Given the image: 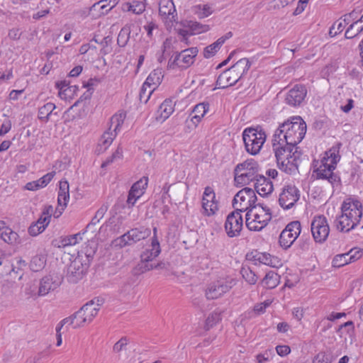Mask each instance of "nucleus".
<instances>
[{"label":"nucleus","instance_id":"f257e3e1","mask_svg":"<svg viewBox=\"0 0 363 363\" xmlns=\"http://www.w3.org/2000/svg\"><path fill=\"white\" fill-rule=\"evenodd\" d=\"M306 123L300 116H294L281 124L273 136L274 144L296 145L303 139Z\"/></svg>","mask_w":363,"mask_h":363},{"label":"nucleus","instance_id":"f03ea898","mask_svg":"<svg viewBox=\"0 0 363 363\" xmlns=\"http://www.w3.org/2000/svg\"><path fill=\"white\" fill-rule=\"evenodd\" d=\"M272 143L279 168L286 174H294L298 170V160L301 155L298 147L286 143L274 144L273 140Z\"/></svg>","mask_w":363,"mask_h":363},{"label":"nucleus","instance_id":"7ed1b4c3","mask_svg":"<svg viewBox=\"0 0 363 363\" xmlns=\"http://www.w3.org/2000/svg\"><path fill=\"white\" fill-rule=\"evenodd\" d=\"M250 66L251 62L247 58L239 60L218 76L216 86L219 89H225L235 85L247 72Z\"/></svg>","mask_w":363,"mask_h":363},{"label":"nucleus","instance_id":"20e7f679","mask_svg":"<svg viewBox=\"0 0 363 363\" xmlns=\"http://www.w3.org/2000/svg\"><path fill=\"white\" fill-rule=\"evenodd\" d=\"M271 219L270 209L258 203L247 212L245 223L250 230L259 231L268 224Z\"/></svg>","mask_w":363,"mask_h":363},{"label":"nucleus","instance_id":"39448f33","mask_svg":"<svg viewBox=\"0 0 363 363\" xmlns=\"http://www.w3.org/2000/svg\"><path fill=\"white\" fill-rule=\"evenodd\" d=\"M259 166L253 159L247 160L238 164L234 169V180L237 186H245L251 182H255L258 177Z\"/></svg>","mask_w":363,"mask_h":363},{"label":"nucleus","instance_id":"423d86ee","mask_svg":"<svg viewBox=\"0 0 363 363\" xmlns=\"http://www.w3.org/2000/svg\"><path fill=\"white\" fill-rule=\"evenodd\" d=\"M242 138L247 152L257 155L266 140V134L260 127L247 128L242 133Z\"/></svg>","mask_w":363,"mask_h":363},{"label":"nucleus","instance_id":"0eeeda50","mask_svg":"<svg viewBox=\"0 0 363 363\" xmlns=\"http://www.w3.org/2000/svg\"><path fill=\"white\" fill-rule=\"evenodd\" d=\"M153 237L152 238L151 248L143 251L140 255V262L138 264L135 269L138 273H145L147 271L153 269V264L150 263L155 257H157L160 252L161 248L159 240L157 237V228H153Z\"/></svg>","mask_w":363,"mask_h":363},{"label":"nucleus","instance_id":"6e6552de","mask_svg":"<svg viewBox=\"0 0 363 363\" xmlns=\"http://www.w3.org/2000/svg\"><path fill=\"white\" fill-rule=\"evenodd\" d=\"M125 118V115L122 113L115 114L111 118L110 126L108 129L104 133L99 140L96 149L99 153L104 152L111 145L113 140L116 137L118 131L123 125Z\"/></svg>","mask_w":363,"mask_h":363},{"label":"nucleus","instance_id":"1a4fd4ad","mask_svg":"<svg viewBox=\"0 0 363 363\" xmlns=\"http://www.w3.org/2000/svg\"><path fill=\"white\" fill-rule=\"evenodd\" d=\"M257 200L255 191L249 187H245L239 191L233 200V206L240 213L248 211L250 208L255 206Z\"/></svg>","mask_w":363,"mask_h":363},{"label":"nucleus","instance_id":"9d476101","mask_svg":"<svg viewBox=\"0 0 363 363\" xmlns=\"http://www.w3.org/2000/svg\"><path fill=\"white\" fill-rule=\"evenodd\" d=\"M150 235L151 230L150 228L145 227L133 228L114 240L113 244L115 246L122 248L145 240Z\"/></svg>","mask_w":363,"mask_h":363},{"label":"nucleus","instance_id":"9b49d317","mask_svg":"<svg viewBox=\"0 0 363 363\" xmlns=\"http://www.w3.org/2000/svg\"><path fill=\"white\" fill-rule=\"evenodd\" d=\"M101 303H95L91 300L84 304L79 311L74 313L76 318V327H83L86 323L92 321L100 309Z\"/></svg>","mask_w":363,"mask_h":363},{"label":"nucleus","instance_id":"f8f14e48","mask_svg":"<svg viewBox=\"0 0 363 363\" xmlns=\"http://www.w3.org/2000/svg\"><path fill=\"white\" fill-rule=\"evenodd\" d=\"M311 230L315 242L323 243L330 233V227L324 216H315L311 224Z\"/></svg>","mask_w":363,"mask_h":363},{"label":"nucleus","instance_id":"ddd939ff","mask_svg":"<svg viewBox=\"0 0 363 363\" xmlns=\"http://www.w3.org/2000/svg\"><path fill=\"white\" fill-rule=\"evenodd\" d=\"M198 54V49L196 47L190 48L182 50L177 54L174 59H170L168 62L169 69H175L177 67L182 69L189 67L194 61V58Z\"/></svg>","mask_w":363,"mask_h":363},{"label":"nucleus","instance_id":"4468645a","mask_svg":"<svg viewBox=\"0 0 363 363\" xmlns=\"http://www.w3.org/2000/svg\"><path fill=\"white\" fill-rule=\"evenodd\" d=\"M301 225L298 220L289 223L279 235L280 246L286 250L295 242L301 233Z\"/></svg>","mask_w":363,"mask_h":363},{"label":"nucleus","instance_id":"2eb2a0df","mask_svg":"<svg viewBox=\"0 0 363 363\" xmlns=\"http://www.w3.org/2000/svg\"><path fill=\"white\" fill-rule=\"evenodd\" d=\"M299 198V190L294 185H287L282 189L279 203L284 209H290L296 204Z\"/></svg>","mask_w":363,"mask_h":363},{"label":"nucleus","instance_id":"dca6fc26","mask_svg":"<svg viewBox=\"0 0 363 363\" xmlns=\"http://www.w3.org/2000/svg\"><path fill=\"white\" fill-rule=\"evenodd\" d=\"M243 220L241 213L239 211L235 210L227 216L225 223V230L229 237L233 238L240 235Z\"/></svg>","mask_w":363,"mask_h":363},{"label":"nucleus","instance_id":"f3484780","mask_svg":"<svg viewBox=\"0 0 363 363\" xmlns=\"http://www.w3.org/2000/svg\"><path fill=\"white\" fill-rule=\"evenodd\" d=\"M233 280H218L211 283L206 290L208 299H216L230 291L233 286Z\"/></svg>","mask_w":363,"mask_h":363},{"label":"nucleus","instance_id":"a211bd4d","mask_svg":"<svg viewBox=\"0 0 363 363\" xmlns=\"http://www.w3.org/2000/svg\"><path fill=\"white\" fill-rule=\"evenodd\" d=\"M335 168L333 164L324 163L321 161L320 165L314 170V172L316 173L318 179H327L333 186H338L340 184V178L333 173Z\"/></svg>","mask_w":363,"mask_h":363},{"label":"nucleus","instance_id":"6ab92c4d","mask_svg":"<svg viewBox=\"0 0 363 363\" xmlns=\"http://www.w3.org/2000/svg\"><path fill=\"white\" fill-rule=\"evenodd\" d=\"M246 257L248 260L254 262L255 264H264L272 267L280 265V260L278 257L272 256L270 254L260 252L257 250L247 253Z\"/></svg>","mask_w":363,"mask_h":363},{"label":"nucleus","instance_id":"aec40b11","mask_svg":"<svg viewBox=\"0 0 363 363\" xmlns=\"http://www.w3.org/2000/svg\"><path fill=\"white\" fill-rule=\"evenodd\" d=\"M307 94L306 88L300 84L295 85L290 89L285 98L286 103L291 106H299Z\"/></svg>","mask_w":363,"mask_h":363},{"label":"nucleus","instance_id":"412c9836","mask_svg":"<svg viewBox=\"0 0 363 363\" xmlns=\"http://www.w3.org/2000/svg\"><path fill=\"white\" fill-rule=\"evenodd\" d=\"M89 268L88 263H83L82 258L76 257L68 267L67 274L73 278L72 281H76L82 278Z\"/></svg>","mask_w":363,"mask_h":363},{"label":"nucleus","instance_id":"4be33fe9","mask_svg":"<svg viewBox=\"0 0 363 363\" xmlns=\"http://www.w3.org/2000/svg\"><path fill=\"white\" fill-rule=\"evenodd\" d=\"M342 212L347 213V217L357 225L362 216V206L358 201L352 203H344L342 206Z\"/></svg>","mask_w":363,"mask_h":363},{"label":"nucleus","instance_id":"5701e85b","mask_svg":"<svg viewBox=\"0 0 363 363\" xmlns=\"http://www.w3.org/2000/svg\"><path fill=\"white\" fill-rule=\"evenodd\" d=\"M38 296H45L50 292L57 289L60 282L54 279L51 275L43 277L38 283Z\"/></svg>","mask_w":363,"mask_h":363},{"label":"nucleus","instance_id":"b1692460","mask_svg":"<svg viewBox=\"0 0 363 363\" xmlns=\"http://www.w3.org/2000/svg\"><path fill=\"white\" fill-rule=\"evenodd\" d=\"M159 14L163 19H169L170 22L177 19V11L172 0H160L159 2Z\"/></svg>","mask_w":363,"mask_h":363},{"label":"nucleus","instance_id":"393cba45","mask_svg":"<svg viewBox=\"0 0 363 363\" xmlns=\"http://www.w3.org/2000/svg\"><path fill=\"white\" fill-rule=\"evenodd\" d=\"M254 186L257 193L262 196H266L270 194L273 191L272 181L262 174H260L255 182Z\"/></svg>","mask_w":363,"mask_h":363},{"label":"nucleus","instance_id":"a878e982","mask_svg":"<svg viewBox=\"0 0 363 363\" xmlns=\"http://www.w3.org/2000/svg\"><path fill=\"white\" fill-rule=\"evenodd\" d=\"M79 239L82 240V237L79 233H77L69 236L61 237L59 239H55L52 241V244L55 247H66L71 245H75L79 242Z\"/></svg>","mask_w":363,"mask_h":363},{"label":"nucleus","instance_id":"bb28decb","mask_svg":"<svg viewBox=\"0 0 363 363\" xmlns=\"http://www.w3.org/2000/svg\"><path fill=\"white\" fill-rule=\"evenodd\" d=\"M335 225L338 230L348 232L353 229L356 225L347 216V213H342L335 220Z\"/></svg>","mask_w":363,"mask_h":363},{"label":"nucleus","instance_id":"cd10ccee","mask_svg":"<svg viewBox=\"0 0 363 363\" xmlns=\"http://www.w3.org/2000/svg\"><path fill=\"white\" fill-rule=\"evenodd\" d=\"M363 31V15L357 20L354 21L347 28L345 32V38L352 39L357 36Z\"/></svg>","mask_w":363,"mask_h":363},{"label":"nucleus","instance_id":"c85d7f7f","mask_svg":"<svg viewBox=\"0 0 363 363\" xmlns=\"http://www.w3.org/2000/svg\"><path fill=\"white\" fill-rule=\"evenodd\" d=\"M227 39V35L222 36L213 43L206 46L203 50V57L205 58H210L214 56Z\"/></svg>","mask_w":363,"mask_h":363},{"label":"nucleus","instance_id":"c756f323","mask_svg":"<svg viewBox=\"0 0 363 363\" xmlns=\"http://www.w3.org/2000/svg\"><path fill=\"white\" fill-rule=\"evenodd\" d=\"M174 103L171 99H166L160 106L158 113H160V118L162 121H165L174 112Z\"/></svg>","mask_w":363,"mask_h":363},{"label":"nucleus","instance_id":"7c9ffc66","mask_svg":"<svg viewBox=\"0 0 363 363\" xmlns=\"http://www.w3.org/2000/svg\"><path fill=\"white\" fill-rule=\"evenodd\" d=\"M340 159L339 147H333L325 152V155L321 161L324 163L333 164V167H336L337 163L339 162Z\"/></svg>","mask_w":363,"mask_h":363},{"label":"nucleus","instance_id":"2f4dec72","mask_svg":"<svg viewBox=\"0 0 363 363\" xmlns=\"http://www.w3.org/2000/svg\"><path fill=\"white\" fill-rule=\"evenodd\" d=\"M0 238L8 244H16L18 242L19 235L9 227L0 228Z\"/></svg>","mask_w":363,"mask_h":363},{"label":"nucleus","instance_id":"473e14b6","mask_svg":"<svg viewBox=\"0 0 363 363\" xmlns=\"http://www.w3.org/2000/svg\"><path fill=\"white\" fill-rule=\"evenodd\" d=\"M280 276L274 271H270L266 274L261 284L267 289H274L279 283Z\"/></svg>","mask_w":363,"mask_h":363},{"label":"nucleus","instance_id":"72a5a7b5","mask_svg":"<svg viewBox=\"0 0 363 363\" xmlns=\"http://www.w3.org/2000/svg\"><path fill=\"white\" fill-rule=\"evenodd\" d=\"M184 27L190 30L191 35L199 34L208 31L210 28L208 25L200 23L196 21H189L184 24Z\"/></svg>","mask_w":363,"mask_h":363},{"label":"nucleus","instance_id":"f704fd0d","mask_svg":"<svg viewBox=\"0 0 363 363\" xmlns=\"http://www.w3.org/2000/svg\"><path fill=\"white\" fill-rule=\"evenodd\" d=\"M162 77L161 69H155L150 72L144 84H145V86H148V89L151 88V86L156 87L161 83Z\"/></svg>","mask_w":363,"mask_h":363},{"label":"nucleus","instance_id":"c9c22d12","mask_svg":"<svg viewBox=\"0 0 363 363\" xmlns=\"http://www.w3.org/2000/svg\"><path fill=\"white\" fill-rule=\"evenodd\" d=\"M202 207L203 209V213L208 216L213 215L218 210V205L215 201V199H209V197H203Z\"/></svg>","mask_w":363,"mask_h":363},{"label":"nucleus","instance_id":"e433bc0d","mask_svg":"<svg viewBox=\"0 0 363 363\" xmlns=\"http://www.w3.org/2000/svg\"><path fill=\"white\" fill-rule=\"evenodd\" d=\"M69 199V184L67 181L60 182V188L57 197V203L61 205V202L67 203Z\"/></svg>","mask_w":363,"mask_h":363},{"label":"nucleus","instance_id":"4c0bfd02","mask_svg":"<svg viewBox=\"0 0 363 363\" xmlns=\"http://www.w3.org/2000/svg\"><path fill=\"white\" fill-rule=\"evenodd\" d=\"M352 259H354V256L351 255V257H350V255L347 252L340 254L334 257L332 264L334 267L339 268L352 262Z\"/></svg>","mask_w":363,"mask_h":363},{"label":"nucleus","instance_id":"58836bf2","mask_svg":"<svg viewBox=\"0 0 363 363\" xmlns=\"http://www.w3.org/2000/svg\"><path fill=\"white\" fill-rule=\"evenodd\" d=\"M147 183L148 178L147 177H143L140 180H138V182L133 184L130 189V191L141 197L144 194V191L147 186Z\"/></svg>","mask_w":363,"mask_h":363},{"label":"nucleus","instance_id":"ea45409f","mask_svg":"<svg viewBox=\"0 0 363 363\" xmlns=\"http://www.w3.org/2000/svg\"><path fill=\"white\" fill-rule=\"evenodd\" d=\"M55 108V105L51 102L43 105L38 110V118L41 121H48L49 116Z\"/></svg>","mask_w":363,"mask_h":363},{"label":"nucleus","instance_id":"a19ab883","mask_svg":"<svg viewBox=\"0 0 363 363\" xmlns=\"http://www.w3.org/2000/svg\"><path fill=\"white\" fill-rule=\"evenodd\" d=\"M45 258L43 255L34 256L30 260L29 267L33 272H39L43 269L45 265Z\"/></svg>","mask_w":363,"mask_h":363},{"label":"nucleus","instance_id":"79ce46f5","mask_svg":"<svg viewBox=\"0 0 363 363\" xmlns=\"http://www.w3.org/2000/svg\"><path fill=\"white\" fill-rule=\"evenodd\" d=\"M56 86L60 90V94H64L65 96H70L72 92H74L77 89V86H70L69 82L66 80L57 82Z\"/></svg>","mask_w":363,"mask_h":363},{"label":"nucleus","instance_id":"37998d69","mask_svg":"<svg viewBox=\"0 0 363 363\" xmlns=\"http://www.w3.org/2000/svg\"><path fill=\"white\" fill-rule=\"evenodd\" d=\"M240 272L243 279L248 284L253 285L257 283L258 277L250 267H242Z\"/></svg>","mask_w":363,"mask_h":363},{"label":"nucleus","instance_id":"c03bdc74","mask_svg":"<svg viewBox=\"0 0 363 363\" xmlns=\"http://www.w3.org/2000/svg\"><path fill=\"white\" fill-rule=\"evenodd\" d=\"M130 28L128 26H125L120 30L118 38L117 43L120 47H125L130 38Z\"/></svg>","mask_w":363,"mask_h":363},{"label":"nucleus","instance_id":"a18cd8bd","mask_svg":"<svg viewBox=\"0 0 363 363\" xmlns=\"http://www.w3.org/2000/svg\"><path fill=\"white\" fill-rule=\"evenodd\" d=\"M108 209V205L106 203L103 204L96 212L95 216L92 218L90 223L87 225L86 228H89L91 225H96L104 218L105 213Z\"/></svg>","mask_w":363,"mask_h":363},{"label":"nucleus","instance_id":"49530a36","mask_svg":"<svg viewBox=\"0 0 363 363\" xmlns=\"http://www.w3.org/2000/svg\"><path fill=\"white\" fill-rule=\"evenodd\" d=\"M155 89V87L148 89V86L143 84L139 94L140 101L147 103Z\"/></svg>","mask_w":363,"mask_h":363},{"label":"nucleus","instance_id":"de8ad7c7","mask_svg":"<svg viewBox=\"0 0 363 363\" xmlns=\"http://www.w3.org/2000/svg\"><path fill=\"white\" fill-rule=\"evenodd\" d=\"M220 320V315L218 313H212L210 314L206 320V325L205 328L206 330H209L213 325H215Z\"/></svg>","mask_w":363,"mask_h":363},{"label":"nucleus","instance_id":"09e8293b","mask_svg":"<svg viewBox=\"0 0 363 363\" xmlns=\"http://www.w3.org/2000/svg\"><path fill=\"white\" fill-rule=\"evenodd\" d=\"M128 344V340L126 337H121L117 342L113 345V352L118 353L125 349V347Z\"/></svg>","mask_w":363,"mask_h":363},{"label":"nucleus","instance_id":"8fccbe9b","mask_svg":"<svg viewBox=\"0 0 363 363\" xmlns=\"http://www.w3.org/2000/svg\"><path fill=\"white\" fill-rule=\"evenodd\" d=\"M25 292L31 297H38V285L35 283L28 284Z\"/></svg>","mask_w":363,"mask_h":363},{"label":"nucleus","instance_id":"3c124183","mask_svg":"<svg viewBox=\"0 0 363 363\" xmlns=\"http://www.w3.org/2000/svg\"><path fill=\"white\" fill-rule=\"evenodd\" d=\"M331 362L330 355L325 352L318 353L313 359V363H330Z\"/></svg>","mask_w":363,"mask_h":363},{"label":"nucleus","instance_id":"603ef678","mask_svg":"<svg viewBox=\"0 0 363 363\" xmlns=\"http://www.w3.org/2000/svg\"><path fill=\"white\" fill-rule=\"evenodd\" d=\"M208 106L205 104H199L193 109V114L199 115L201 116H204L206 111H208Z\"/></svg>","mask_w":363,"mask_h":363},{"label":"nucleus","instance_id":"864d4df0","mask_svg":"<svg viewBox=\"0 0 363 363\" xmlns=\"http://www.w3.org/2000/svg\"><path fill=\"white\" fill-rule=\"evenodd\" d=\"M119 0H101L100 3H102L101 7H104V11H106V13L111 10L113 7H115Z\"/></svg>","mask_w":363,"mask_h":363},{"label":"nucleus","instance_id":"5fc2aeb1","mask_svg":"<svg viewBox=\"0 0 363 363\" xmlns=\"http://www.w3.org/2000/svg\"><path fill=\"white\" fill-rule=\"evenodd\" d=\"M102 3H100V1L94 4L89 9L90 13L94 14L95 12H98V15H105L106 14V11H104V7H101Z\"/></svg>","mask_w":363,"mask_h":363},{"label":"nucleus","instance_id":"6e6d98bb","mask_svg":"<svg viewBox=\"0 0 363 363\" xmlns=\"http://www.w3.org/2000/svg\"><path fill=\"white\" fill-rule=\"evenodd\" d=\"M55 174V172H49V173L46 174L45 175H44L43 177H42L40 179H39L38 180V182H40V186L44 187L45 186H47L50 182V181L54 177Z\"/></svg>","mask_w":363,"mask_h":363},{"label":"nucleus","instance_id":"4d7b16f0","mask_svg":"<svg viewBox=\"0 0 363 363\" xmlns=\"http://www.w3.org/2000/svg\"><path fill=\"white\" fill-rule=\"evenodd\" d=\"M45 228H42L41 225L36 223H33L28 228V233L32 236H36L42 233Z\"/></svg>","mask_w":363,"mask_h":363},{"label":"nucleus","instance_id":"13d9d810","mask_svg":"<svg viewBox=\"0 0 363 363\" xmlns=\"http://www.w3.org/2000/svg\"><path fill=\"white\" fill-rule=\"evenodd\" d=\"M131 6H133V13L135 14H140L145 10V4L140 1H133Z\"/></svg>","mask_w":363,"mask_h":363},{"label":"nucleus","instance_id":"bf43d9fd","mask_svg":"<svg viewBox=\"0 0 363 363\" xmlns=\"http://www.w3.org/2000/svg\"><path fill=\"white\" fill-rule=\"evenodd\" d=\"M50 222V216H45L43 213L38 220L35 222L37 224L41 225L42 228H45Z\"/></svg>","mask_w":363,"mask_h":363},{"label":"nucleus","instance_id":"052dcab7","mask_svg":"<svg viewBox=\"0 0 363 363\" xmlns=\"http://www.w3.org/2000/svg\"><path fill=\"white\" fill-rule=\"evenodd\" d=\"M27 263L25 260L22 259H18L16 260V263L12 267V272L18 274V271L23 270L24 267H26Z\"/></svg>","mask_w":363,"mask_h":363},{"label":"nucleus","instance_id":"680f3d73","mask_svg":"<svg viewBox=\"0 0 363 363\" xmlns=\"http://www.w3.org/2000/svg\"><path fill=\"white\" fill-rule=\"evenodd\" d=\"M139 198H140V196L129 191L127 199V204L128 205V208L133 207Z\"/></svg>","mask_w":363,"mask_h":363},{"label":"nucleus","instance_id":"e2e57ef3","mask_svg":"<svg viewBox=\"0 0 363 363\" xmlns=\"http://www.w3.org/2000/svg\"><path fill=\"white\" fill-rule=\"evenodd\" d=\"M276 351L280 356H286L290 353L291 349L288 345H278L276 347Z\"/></svg>","mask_w":363,"mask_h":363},{"label":"nucleus","instance_id":"0e129e2a","mask_svg":"<svg viewBox=\"0 0 363 363\" xmlns=\"http://www.w3.org/2000/svg\"><path fill=\"white\" fill-rule=\"evenodd\" d=\"M11 128V122L10 120H7L4 122L0 128V135L6 134Z\"/></svg>","mask_w":363,"mask_h":363},{"label":"nucleus","instance_id":"69168bd1","mask_svg":"<svg viewBox=\"0 0 363 363\" xmlns=\"http://www.w3.org/2000/svg\"><path fill=\"white\" fill-rule=\"evenodd\" d=\"M67 205V203L66 202H61V205L58 204V206L56 208L55 211L54 212V217L59 218L62 214Z\"/></svg>","mask_w":363,"mask_h":363},{"label":"nucleus","instance_id":"338daca9","mask_svg":"<svg viewBox=\"0 0 363 363\" xmlns=\"http://www.w3.org/2000/svg\"><path fill=\"white\" fill-rule=\"evenodd\" d=\"M177 33L179 34V35H180L182 38L181 39V41H183V42H187V40H188V36L189 35H191L190 34V30L189 29L187 30V29H179L177 30Z\"/></svg>","mask_w":363,"mask_h":363},{"label":"nucleus","instance_id":"774afa93","mask_svg":"<svg viewBox=\"0 0 363 363\" xmlns=\"http://www.w3.org/2000/svg\"><path fill=\"white\" fill-rule=\"evenodd\" d=\"M61 321H62V325L69 324V325H72L74 328H78V327H76L77 322H76V318H74V314L67 318H64Z\"/></svg>","mask_w":363,"mask_h":363}]
</instances>
